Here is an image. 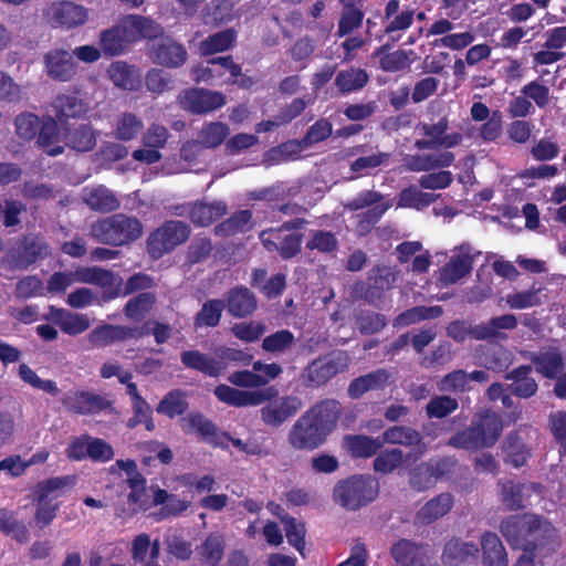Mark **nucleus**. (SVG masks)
Listing matches in <instances>:
<instances>
[{
    "mask_svg": "<svg viewBox=\"0 0 566 566\" xmlns=\"http://www.w3.org/2000/svg\"><path fill=\"white\" fill-rule=\"evenodd\" d=\"M144 123L133 113L120 114L115 123L114 137L120 142H130L142 133Z\"/></svg>",
    "mask_w": 566,
    "mask_h": 566,
    "instance_id": "obj_50",
    "label": "nucleus"
},
{
    "mask_svg": "<svg viewBox=\"0 0 566 566\" xmlns=\"http://www.w3.org/2000/svg\"><path fill=\"white\" fill-rule=\"evenodd\" d=\"M182 430L186 433H198L199 437L213 444L223 446L221 439H226V433L218 432L214 424L200 413H190L180 420Z\"/></svg>",
    "mask_w": 566,
    "mask_h": 566,
    "instance_id": "obj_26",
    "label": "nucleus"
},
{
    "mask_svg": "<svg viewBox=\"0 0 566 566\" xmlns=\"http://www.w3.org/2000/svg\"><path fill=\"white\" fill-rule=\"evenodd\" d=\"M480 543L483 566H509L506 549L496 534L483 533Z\"/></svg>",
    "mask_w": 566,
    "mask_h": 566,
    "instance_id": "obj_32",
    "label": "nucleus"
},
{
    "mask_svg": "<svg viewBox=\"0 0 566 566\" xmlns=\"http://www.w3.org/2000/svg\"><path fill=\"white\" fill-rule=\"evenodd\" d=\"M443 310L439 305L415 306L400 313L394 321V326L402 327L424 319H434L442 315Z\"/></svg>",
    "mask_w": 566,
    "mask_h": 566,
    "instance_id": "obj_51",
    "label": "nucleus"
},
{
    "mask_svg": "<svg viewBox=\"0 0 566 566\" xmlns=\"http://www.w3.org/2000/svg\"><path fill=\"white\" fill-rule=\"evenodd\" d=\"M83 201L93 211L101 213H109L116 211L120 207V201L115 193L105 186H96L85 189Z\"/></svg>",
    "mask_w": 566,
    "mask_h": 566,
    "instance_id": "obj_31",
    "label": "nucleus"
},
{
    "mask_svg": "<svg viewBox=\"0 0 566 566\" xmlns=\"http://www.w3.org/2000/svg\"><path fill=\"white\" fill-rule=\"evenodd\" d=\"M224 310V302L221 298L205 301L193 317L195 328H214L219 326Z\"/></svg>",
    "mask_w": 566,
    "mask_h": 566,
    "instance_id": "obj_38",
    "label": "nucleus"
},
{
    "mask_svg": "<svg viewBox=\"0 0 566 566\" xmlns=\"http://www.w3.org/2000/svg\"><path fill=\"white\" fill-rule=\"evenodd\" d=\"M228 212V206L222 200L207 202L197 200L190 205L189 219L196 227H209Z\"/></svg>",
    "mask_w": 566,
    "mask_h": 566,
    "instance_id": "obj_25",
    "label": "nucleus"
},
{
    "mask_svg": "<svg viewBox=\"0 0 566 566\" xmlns=\"http://www.w3.org/2000/svg\"><path fill=\"white\" fill-rule=\"evenodd\" d=\"M191 233L190 227L179 220H167L153 230L146 239L148 256L157 261L185 243Z\"/></svg>",
    "mask_w": 566,
    "mask_h": 566,
    "instance_id": "obj_6",
    "label": "nucleus"
},
{
    "mask_svg": "<svg viewBox=\"0 0 566 566\" xmlns=\"http://www.w3.org/2000/svg\"><path fill=\"white\" fill-rule=\"evenodd\" d=\"M133 42L147 39L157 41L164 36V28L151 18L130 14L125 18Z\"/></svg>",
    "mask_w": 566,
    "mask_h": 566,
    "instance_id": "obj_34",
    "label": "nucleus"
},
{
    "mask_svg": "<svg viewBox=\"0 0 566 566\" xmlns=\"http://www.w3.org/2000/svg\"><path fill=\"white\" fill-rule=\"evenodd\" d=\"M87 19V9L73 1H60L51 7V23L55 27L70 30L83 25Z\"/></svg>",
    "mask_w": 566,
    "mask_h": 566,
    "instance_id": "obj_19",
    "label": "nucleus"
},
{
    "mask_svg": "<svg viewBox=\"0 0 566 566\" xmlns=\"http://www.w3.org/2000/svg\"><path fill=\"white\" fill-rule=\"evenodd\" d=\"M397 271L386 264H375L368 272L367 281H358L353 285V295L369 305L381 308L386 294L394 289Z\"/></svg>",
    "mask_w": 566,
    "mask_h": 566,
    "instance_id": "obj_3",
    "label": "nucleus"
},
{
    "mask_svg": "<svg viewBox=\"0 0 566 566\" xmlns=\"http://www.w3.org/2000/svg\"><path fill=\"white\" fill-rule=\"evenodd\" d=\"M53 322L60 329L71 336H76L90 327V319L85 314L73 313L59 308L53 313Z\"/></svg>",
    "mask_w": 566,
    "mask_h": 566,
    "instance_id": "obj_39",
    "label": "nucleus"
},
{
    "mask_svg": "<svg viewBox=\"0 0 566 566\" xmlns=\"http://www.w3.org/2000/svg\"><path fill=\"white\" fill-rule=\"evenodd\" d=\"M228 314L234 318H247L258 308L255 294L247 286L231 287L222 298Z\"/></svg>",
    "mask_w": 566,
    "mask_h": 566,
    "instance_id": "obj_15",
    "label": "nucleus"
},
{
    "mask_svg": "<svg viewBox=\"0 0 566 566\" xmlns=\"http://www.w3.org/2000/svg\"><path fill=\"white\" fill-rule=\"evenodd\" d=\"M386 45L380 46L376 52V56H380L379 59V67L384 72L395 73L405 71L410 66V59L408 53L405 50H397L391 53H386Z\"/></svg>",
    "mask_w": 566,
    "mask_h": 566,
    "instance_id": "obj_57",
    "label": "nucleus"
},
{
    "mask_svg": "<svg viewBox=\"0 0 566 566\" xmlns=\"http://www.w3.org/2000/svg\"><path fill=\"white\" fill-rule=\"evenodd\" d=\"M260 240L269 252H277L283 260H289L301 252L303 234L283 237L280 230L266 229L260 233Z\"/></svg>",
    "mask_w": 566,
    "mask_h": 566,
    "instance_id": "obj_14",
    "label": "nucleus"
},
{
    "mask_svg": "<svg viewBox=\"0 0 566 566\" xmlns=\"http://www.w3.org/2000/svg\"><path fill=\"white\" fill-rule=\"evenodd\" d=\"M63 405L76 413H95L106 409L109 403L104 398L84 391H71L65 395Z\"/></svg>",
    "mask_w": 566,
    "mask_h": 566,
    "instance_id": "obj_30",
    "label": "nucleus"
},
{
    "mask_svg": "<svg viewBox=\"0 0 566 566\" xmlns=\"http://www.w3.org/2000/svg\"><path fill=\"white\" fill-rule=\"evenodd\" d=\"M368 82V72L365 69L355 66L340 70L335 77V86L342 95L359 92Z\"/></svg>",
    "mask_w": 566,
    "mask_h": 566,
    "instance_id": "obj_33",
    "label": "nucleus"
},
{
    "mask_svg": "<svg viewBox=\"0 0 566 566\" xmlns=\"http://www.w3.org/2000/svg\"><path fill=\"white\" fill-rule=\"evenodd\" d=\"M325 436L305 413L292 427L289 441L296 449H314L322 444Z\"/></svg>",
    "mask_w": 566,
    "mask_h": 566,
    "instance_id": "obj_21",
    "label": "nucleus"
},
{
    "mask_svg": "<svg viewBox=\"0 0 566 566\" xmlns=\"http://www.w3.org/2000/svg\"><path fill=\"white\" fill-rule=\"evenodd\" d=\"M439 197V193L423 192L416 186L411 185L399 192L397 206L399 208L422 210L436 202Z\"/></svg>",
    "mask_w": 566,
    "mask_h": 566,
    "instance_id": "obj_42",
    "label": "nucleus"
},
{
    "mask_svg": "<svg viewBox=\"0 0 566 566\" xmlns=\"http://www.w3.org/2000/svg\"><path fill=\"white\" fill-rule=\"evenodd\" d=\"M133 43L126 20L124 19L119 24H116L107 30H104L99 36V44L102 51L107 56H117Z\"/></svg>",
    "mask_w": 566,
    "mask_h": 566,
    "instance_id": "obj_24",
    "label": "nucleus"
},
{
    "mask_svg": "<svg viewBox=\"0 0 566 566\" xmlns=\"http://www.w3.org/2000/svg\"><path fill=\"white\" fill-rule=\"evenodd\" d=\"M379 492L377 480L370 475H354L339 481L333 490V499L347 510H358L374 501Z\"/></svg>",
    "mask_w": 566,
    "mask_h": 566,
    "instance_id": "obj_4",
    "label": "nucleus"
},
{
    "mask_svg": "<svg viewBox=\"0 0 566 566\" xmlns=\"http://www.w3.org/2000/svg\"><path fill=\"white\" fill-rule=\"evenodd\" d=\"M501 533L514 548L524 549L515 566H533V557L530 555L535 549L547 551L555 548L557 543L554 526L536 515L525 514L511 516L501 524Z\"/></svg>",
    "mask_w": 566,
    "mask_h": 566,
    "instance_id": "obj_1",
    "label": "nucleus"
},
{
    "mask_svg": "<svg viewBox=\"0 0 566 566\" xmlns=\"http://www.w3.org/2000/svg\"><path fill=\"white\" fill-rule=\"evenodd\" d=\"M75 484V476H56L39 483L35 488V496L42 500L54 501L63 494L65 489H70Z\"/></svg>",
    "mask_w": 566,
    "mask_h": 566,
    "instance_id": "obj_53",
    "label": "nucleus"
},
{
    "mask_svg": "<svg viewBox=\"0 0 566 566\" xmlns=\"http://www.w3.org/2000/svg\"><path fill=\"white\" fill-rule=\"evenodd\" d=\"M180 107L193 115H203L223 107L227 103L226 95L218 91L191 87L184 90L178 95Z\"/></svg>",
    "mask_w": 566,
    "mask_h": 566,
    "instance_id": "obj_8",
    "label": "nucleus"
},
{
    "mask_svg": "<svg viewBox=\"0 0 566 566\" xmlns=\"http://www.w3.org/2000/svg\"><path fill=\"white\" fill-rule=\"evenodd\" d=\"M146 334H148L146 325L138 328L125 325L102 324L88 333L87 339L95 347H106L115 343L137 339Z\"/></svg>",
    "mask_w": 566,
    "mask_h": 566,
    "instance_id": "obj_10",
    "label": "nucleus"
},
{
    "mask_svg": "<svg viewBox=\"0 0 566 566\" xmlns=\"http://www.w3.org/2000/svg\"><path fill=\"white\" fill-rule=\"evenodd\" d=\"M116 469L124 472L125 479L130 489L128 499L135 506L133 510H147L149 504L148 494L145 488V480L137 472L136 463L132 460H117L112 467V470Z\"/></svg>",
    "mask_w": 566,
    "mask_h": 566,
    "instance_id": "obj_16",
    "label": "nucleus"
},
{
    "mask_svg": "<svg viewBox=\"0 0 566 566\" xmlns=\"http://www.w3.org/2000/svg\"><path fill=\"white\" fill-rule=\"evenodd\" d=\"M51 254L50 244L38 234H24L19 242L7 253L10 268L27 270L31 265L43 261Z\"/></svg>",
    "mask_w": 566,
    "mask_h": 566,
    "instance_id": "obj_7",
    "label": "nucleus"
},
{
    "mask_svg": "<svg viewBox=\"0 0 566 566\" xmlns=\"http://www.w3.org/2000/svg\"><path fill=\"white\" fill-rule=\"evenodd\" d=\"M214 396L223 403L232 407H255L277 395L273 387L256 390H240L228 385H219L213 390Z\"/></svg>",
    "mask_w": 566,
    "mask_h": 566,
    "instance_id": "obj_9",
    "label": "nucleus"
},
{
    "mask_svg": "<svg viewBox=\"0 0 566 566\" xmlns=\"http://www.w3.org/2000/svg\"><path fill=\"white\" fill-rule=\"evenodd\" d=\"M382 444L394 443V444H403V446H412L417 444L418 455L423 454L426 447L419 444L420 436L418 432L410 428L406 427H391L384 432L382 436Z\"/></svg>",
    "mask_w": 566,
    "mask_h": 566,
    "instance_id": "obj_55",
    "label": "nucleus"
},
{
    "mask_svg": "<svg viewBox=\"0 0 566 566\" xmlns=\"http://www.w3.org/2000/svg\"><path fill=\"white\" fill-rule=\"evenodd\" d=\"M530 373V367L522 366L511 371L506 376V378L513 380V391L518 397L528 398L533 396L537 390V384L532 377L528 376Z\"/></svg>",
    "mask_w": 566,
    "mask_h": 566,
    "instance_id": "obj_60",
    "label": "nucleus"
},
{
    "mask_svg": "<svg viewBox=\"0 0 566 566\" xmlns=\"http://www.w3.org/2000/svg\"><path fill=\"white\" fill-rule=\"evenodd\" d=\"M44 64L48 75L60 82L71 81L77 72L72 54L63 49H54L45 53Z\"/></svg>",
    "mask_w": 566,
    "mask_h": 566,
    "instance_id": "obj_20",
    "label": "nucleus"
},
{
    "mask_svg": "<svg viewBox=\"0 0 566 566\" xmlns=\"http://www.w3.org/2000/svg\"><path fill=\"white\" fill-rule=\"evenodd\" d=\"M305 248L310 251L332 254L338 249V240L332 231L311 230Z\"/></svg>",
    "mask_w": 566,
    "mask_h": 566,
    "instance_id": "obj_59",
    "label": "nucleus"
},
{
    "mask_svg": "<svg viewBox=\"0 0 566 566\" xmlns=\"http://www.w3.org/2000/svg\"><path fill=\"white\" fill-rule=\"evenodd\" d=\"M472 266L473 258L469 253H461L443 265L441 277L447 283H457L472 271Z\"/></svg>",
    "mask_w": 566,
    "mask_h": 566,
    "instance_id": "obj_45",
    "label": "nucleus"
},
{
    "mask_svg": "<svg viewBox=\"0 0 566 566\" xmlns=\"http://www.w3.org/2000/svg\"><path fill=\"white\" fill-rule=\"evenodd\" d=\"M252 212L250 210H239L232 213L228 219L218 223L213 232L217 237L228 238L238 233H243L251 228Z\"/></svg>",
    "mask_w": 566,
    "mask_h": 566,
    "instance_id": "obj_41",
    "label": "nucleus"
},
{
    "mask_svg": "<svg viewBox=\"0 0 566 566\" xmlns=\"http://www.w3.org/2000/svg\"><path fill=\"white\" fill-rule=\"evenodd\" d=\"M453 506V496L450 493H441L428 501L417 513V521L421 524H430L444 516Z\"/></svg>",
    "mask_w": 566,
    "mask_h": 566,
    "instance_id": "obj_37",
    "label": "nucleus"
},
{
    "mask_svg": "<svg viewBox=\"0 0 566 566\" xmlns=\"http://www.w3.org/2000/svg\"><path fill=\"white\" fill-rule=\"evenodd\" d=\"M182 363L208 376H219L239 366L242 356H181Z\"/></svg>",
    "mask_w": 566,
    "mask_h": 566,
    "instance_id": "obj_18",
    "label": "nucleus"
},
{
    "mask_svg": "<svg viewBox=\"0 0 566 566\" xmlns=\"http://www.w3.org/2000/svg\"><path fill=\"white\" fill-rule=\"evenodd\" d=\"M532 492L537 493V488L533 484L507 482L502 485V501L507 509L514 510L527 503Z\"/></svg>",
    "mask_w": 566,
    "mask_h": 566,
    "instance_id": "obj_49",
    "label": "nucleus"
},
{
    "mask_svg": "<svg viewBox=\"0 0 566 566\" xmlns=\"http://www.w3.org/2000/svg\"><path fill=\"white\" fill-rule=\"evenodd\" d=\"M344 447L355 458H369L382 447V441L361 434L346 436Z\"/></svg>",
    "mask_w": 566,
    "mask_h": 566,
    "instance_id": "obj_46",
    "label": "nucleus"
},
{
    "mask_svg": "<svg viewBox=\"0 0 566 566\" xmlns=\"http://www.w3.org/2000/svg\"><path fill=\"white\" fill-rule=\"evenodd\" d=\"M235 36L237 33L233 29H227L211 34L201 42L202 53L210 55L227 51L233 45Z\"/></svg>",
    "mask_w": 566,
    "mask_h": 566,
    "instance_id": "obj_61",
    "label": "nucleus"
},
{
    "mask_svg": "<svg viewBox=\"0 0 566 566\" xmlns=\"http://www.w3.org/2000/svg\"><path fill=\"white\" fill-rule=\"evenodd\" d=\"M455 159L451 151L423 154L409 156L406 159V168L412 172L432 171L450 167Z\"/></svg>",
    "mask_w": 566,
    "mask_h": 566,
    "instance_id": "obj_29",
    "label": "nucleus"
},
{
    "mask_svg": "<svg viewBox=\"0 0 566 566\" xmlns=\"http://www.w3.org/2000/svg\"><path fill=\"white\" fill-rule=\"evenodd\" d=\"M423 555V547L408 539H399L391 547V556L400 566H419Z\"/></svg>",
    "mask_w": 566,
    "mask_h": 566,
    "instance_id": "obj_40",
    "label": "nucleus"
},
{
    "mask_svg": "<svg viewBox=\"0 0 566 566\" xmlns=\"http://www.w3.org/2000/svg\"><path fill=\"white\" fill-rule=\"evenodd\" d=\"M150 53L154 63L167 69H178L188 59L185 45L166 35L151 43Z\"/></svg>",
    "mask_w": 566,
    "mask_h": 566,
    "instance_id": "obj_13",
    "label": "nucleus"
},
{
    "mask_svg": "<svg viewBox=\"0 0 566 566\" xmlns=\"http://www.w3.org/2000/svg\"><path fill=\"white\" fill-rule=\"evenodd\" d=\"M517 326V318L514 314H503L492 317L488 323L474 325V339H505L507 336L502 331H512Z\"/></svg>",
    "mask_w": 566,
    "mask_h": 566,
    "instance_id": "obj_27",
    "label": "nucleus"
},
{
    "mask_svg": "<svg viewBox=\"0 0 566 566\" xmlns=\"http://www.w3.org/2000/svg\"><path fill=\"white\" fill-rule=\"evenodd\" d=\"M188 401L186 395L180 390H172L167 394L157 407V412L174 418L186 411Z\"/></svg>",
    "mask_w": 566,
    "mask_h": 566,
    "instance_id": "obj_64",
    "label": "nucleus"
},
{
    "mask_svg": "<svg viewBox=\"0 0 566 566\" xmlns=\"http://www.w3.org/2000/svg\"><path fill=\"white\" fill-rule=\"evenodd\" d=\"M153 493V503L154 504H164V512L166 515H178L185 512L190 502L187 500L179 499L176 495L168 494L165 490L154 489Z\"/></svg>",
    "mask_w": 566,
    "mask_h": 566,
    "instance_id": "obj_62",
    "label": "nucleus"
},
{
    "mask_svg": "<svg viewBox=\"0 0 566 566\" xmlns=\"http://www.w3.org/2000/svg\"><path fill=\"white\" fill-rule=\"evenodd\" d=\"M59 142L60 133L55 122H48L40 126L36 143L45 149L48 155L57 156L64 151V147L57 145Z\"/></svg>",
    "mask_w": 566,
    "mask_h": 566,
    "instance_id": "obj_58",
    "label": "nucleus"
},
{
    "mask_svg": "<svg viewBox=\"0 0 566 566\" xmlns=\"http://www.w3.org/2000/svg\"><path fill=\"white\" fill-rule=\"evenodd\" d=\"M347 356H319L306 369L307 380L319 386L347 367Z\"/></svg>",
    "mask_w": 566,
    "mask_h": 566,
    "instance_id": "obj_22",
    "label": "nucleus"
},
{
    "mask_svg": "<svg viewBox=\"0 0 566 566\" xmlns=\"http://www.w3.org/2000/svg\"><path fill=\"white\" fill-rule=\"evenodd\" d=\"M230 135V128L222 122L206 123L199 132V143L202 148L212 149L224 143Z\"/></svg>",
    "mask_w": 566,
    "mask_h": 566,
    "instance_id": "obj_52",
    "label": "nucleus"
},
{
    "mask_svg": "<svg viewBox=\"0 0 566 566\" xmlns=\"http://www.w3.org/2000/svg\"><path fill=\"white\" fill-rule=\"evenodd\" d=\"M340 405L336 400H325L306 412L325 438L336 428Z\"/></svg>",
    "mask_w": 566,
    "mask_h": 566,
    "instance_id": "obj_28",
    "label": "nucleus"
},
{
    "mask_svg": "<svg viewBox=\"0 0 566 566\" xmlns=\"http://www.w3.org/2000/svg\"><path fill=\"white\" fill-rule=\"evenodd\" d=\"M417 129L427 138L417 139L415 147L419 150H432L439 148V144L444 133L449 129V119L442 116L437 123H420Z\"/></svg>",
    "mask_w": 566,
    "mask_h": 566,
    "instance_id": "obj_36",
    "label": "nucleus"
},
{
    "mask_svg": "<svg viewBox=\"0 0 566 566\" xmlns=\"http://www.w3.org/2000/svg\"><path fill=\"white\" fill-rule=\"evenodd\" d=\"M504 451L506 461L516 468L524 465L530 457V448L517 434L509 436Z\"/></svg>",
    "mask_w": 566,
    "mask_h": 566,
    "instance_id": "obj_63",
    "label": "nucleus"
},
{
    "mask_svg": "<svg viewBox=\"0 0 566 566\" xmlns=\"http://www.w3.org/2000/svg\"><path fill=\"white\" fill-rule=\"evenodd\" d=\"M56 118L65 123L70 118H80L87 112V104L75 95L62 94L54 98L53 104Z\"/></svg>",
    "mask_w": 566,
    "mask_h": 566,
    "instance_id": "obj_35",
    "label": "nucleus"
},
{
    "mask_svg": "<svg viewBox=\"0 0 566 566\" xmlns=\"http://www.w3.org/2000/svg\"><path fill=\"white\" fill-rule=\"evenodd\" d=\"M143 231V222L124 212L101 218L91 227V234L97 242L115 248L130 245L142 238Z\"/></svg>",
    "mask_w": 566,
    "mask_h": 566,
    "instance_id": "obj_2",
    "label": "nucleus"
},
{
    "mask_svg": "<svg viewBox=\"0 0 566 566\" xmlns=\"http://www.w3.org/2000/svg\"><path fill=\"white\" fill-rule=\"evenodd\" d=\"M66 144L77 151H91L96 146L97 133L90 124L66 130Z\"/></svg>",
    "mask_w": 566,
    "mask_h": 566,
    "instance_id": "obj_44",
    "label": "nucleus"
},
{
    "mask_svg": "<svg viewBox=\"0 0 566 566\" xmlns=\"http://www.w3.org/2000/svg\"><path fill=\"white\" fill-rule=\"evenodd\" d=\"M479 549L474 543L458 538L449 541L443 551V562L450 566H459L470 557L474 558Z\"/></svg>",
    "mask_w": 566,
    "mask_h": 566,
    "instance_id": "obj_43",
    "label": "nucleus"
},
{
    "mask_svg": "<svg viewBox=\"0 0 566 566\" xmlns=\"http://www.w3.org/2000/svg\"><path fill=\"white\" fill-rule=\"evenodd\" d=\"M502 422L494 412L486 411L472 426L452 437L449 444L463 449H482L493 446L502 431Z\"/></svg>",
    "mask_w": 566,
    "mask_h": 566,
    "instance_id": "obj_5",
    "label": "nucleus"
},
{
    "mask_svg": "<svg viewBox=\"0 0 566 566\" xmlns=\"http://www.w3.org/2000/svg\"><path fill=\"white\" fill-rule=\"evenodd\" d=\"M78 283L95 284L103 289V300H115L122 294V280L116 279L109 270L96 266H83L74 271Z\"/></svg>",
    "mask_w": 566,
    "mask_h": 566,
    "instance_id": "obj_11",
    "label": "nucleus"
},
{
    "mask_svg": "<svg viewBox=\"0 0 566 566\" xmlns=\"http://www.w3.org/2000/svg\"><path fill=\"white\" fill-rule=\"evenodd\" d=\"M355 323L361 335H373L386 327L387 318L384 314L370 310H359L355 314Z\"/></svg>",
    "mask_w": 566,
    "mask_h": 566,
    "instance_id": "obj_56",
    "label": "nucleus"
},
{
    "mask_svg": "<svg viewBox=\"0 0 566 566\" xmlns=\"http://www.w3.org/2000/svg\"><path fill=\"white\" fill-rule=\"evenodd\" d=\"M388 380V375L384 370L361 376L353 380L348 387V395L356 399L361 397L368 390L377 389L384 386Z\"/></svg>",
    "mask_w": 566,
    "mask_h": 566,
    "instance_id": "obj_54",
    "label": "nucleus"
},
{
    "mask_svg": "<svg viewBox=\"0 0 566 566\" xmlns=\"http://www.w3.org/2000/svg\"><path fill=\"white\" fill-rule=\"evenodd\" d=\"M127 392L132 396L134 417L128 420L127 426L134 428L137 424H145L148 431L154 430L155 424L151 419V408L149 405L138 395L135 384H128Z\"/></svg>",
    "mask_w": 566,
    "mask_h": 566,
    "instance_id": "obj_47",
    "label": "nucleus"
},
{
    "mask_svg": "<svg viewBox=\"0 0 566 566\" xmlns=\"http://www.w3.org/2000/svg\"><path fill=\"white\" fill-rule=\"evenodd\" d=\"M302 407V401L296 396L279 398L261 409V418L264 423L279 427L294 416Z\"/></svg>",
    "mask_w": 566,
    "mask_h": 566,
    "instance_id": "obj_23",
    "label": "nucleus"
},
{
    "mask_svg": "<svg viewBox=\"0 0 566 566\" xmlns=\"http://www.w3.org/2000/svg\"><path fill=\"white\" fill-rule=\"evenodd\" d=\"M156 296L151 292H142L129 298L124 307L125 316L133 322H142L154 308Z\"/></svg>",
    "mask_w": 566,
    "mask_h": 566,
    "instance_id": "obj_48",
    "label": "nucleus"
},
{
    "mask_svg": "<svg viewBox=\"0 0 566 566\" xmlns=\"http://www.w3.org/2000/svg\"><path fill=\"white\" fill-rule=\"evenodd\" d=\"M453 462L450 459L431 460L418 465L410 476V484L418 491L433 486L437 481L448 473Z\"/></svg>",
    "mask_w": 566,
    "mask_h": 566,
    "instance_id": "obj_17",
    "label": "nucleus"
},
{
    "mask_svg": "<svg viewBox=\"0 0 566 566\" xmlns=\"http://www.w3.org/2000/svg\"><path fill=\"white\" fill-rule=\"evenodd\" d=\"M281 371L282 369L277 364H262L261 361H255L252 370L243 369L232 371L228 380L237 387L259 388L277 377Z\"/></svg>",
    "mask_w": 566,
    "mask_h": 566,
    "instance_id": "obj_12",
    "label": "nucleus"
}]
</instances>
